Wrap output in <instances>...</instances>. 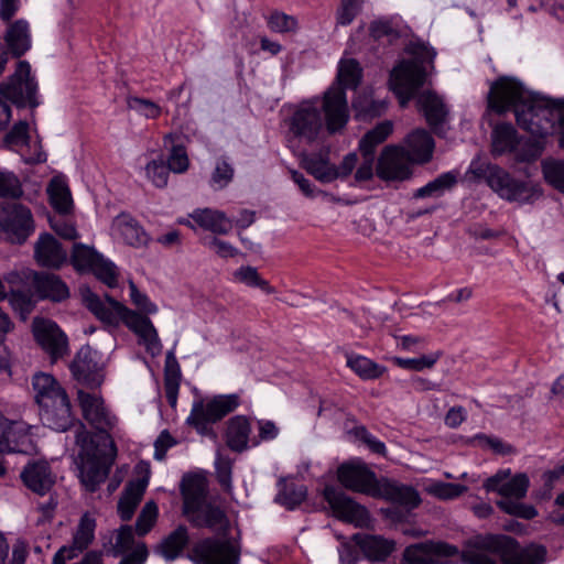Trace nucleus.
I'll return each instance as SVG.
<instances>
[{
  "instance_id": "nucleus-46",
  "label": "nucleus",
  "mask_w": 564,
  "mask_h": 564,
  "mask_svg": "<svg viewBox=\"0 0 564 564\" xmlns=\"http://www.w3.org/2000/svg\"><path fill=\"white\" fill-rule=\"evenodd\" d=\"M176 139H178V135L173 133L164 137V144H172L166 165L174 173H184L189 166V160L185 147L183 144H176Z\"/></svg>"
},
{
  "instance_id": "nucleus-43",
  "label": "nucleus",
  "mask_w": 564,
  "mask_h": 564,
  "mask_svg": "<svg viewBox=\"0 0 564 564\" xmlns=\"http://www.w3.org/2000/svg\"><path fill=\"white\" fill-rule=\"evenodd\" d=\"M47 193L52 207L62 215H67L72 212L73 199L68 186L57 178L50 182Z\"/></svg>"
},
{
  "instance_id": "nucleus-26",
  "label": "nucleus",
  "mask_w": 564,
  "mask_h": 564,
  "mask_svg": "<svg viewBox=\"0 0 564 564\" xmlns=\"http://www.w3.org/2000/svg\"><path fill=\"white\" fill-rule=\"evenodd\" d=\"M183 499V512L197 510L198 506L207 501L208 484L205 476L199 474H186L180 484Z\"/></svg>"
},
{
  "instance_id": "nucleus-14",
  "label": "nucleus",
  "mask_w": 564,
  "mask_h": 564,
  "mask_svg": "<svg viewBox=\"0 0 564 564\" xmlns=\"http://www.w3.org/2000/svg\"><path fill=\"white\" fill-rule=\"evenodd\" d=\"M412 164L413 162L404 147L387 145L378 158L376 174L387 183L403 182L411 178Z\"/></svg>"
},
{
  "instance_id": "nucleus-13",
  "label": "nucleus",
  "mask_w": 564,
  "mask_h": 564,
  "mask_svg": "<svg viewBox=\"0 0 564 564\" xmlns=\"http://www.w3.org/2000/svg\"><path fill=\"white\" fill-rule=\"evenodd\" d=\"M187 557L195 564H238L239 550L228 539L205 538L193 545Z\"/></svg>"
},
{
  "instance_id": "nucleus-6",
  "label": "nucleus",
  "mask_w": 564,
  "mask_h": 564,
  "mask_svg": "<svg viewBox=\"0 0 564 564\" xmlns=\"http://www.w3.org/2000/svg\"><path fill=\"white\" fill-rule=\"evenodd\" d=\"M362 79V69L354 59L339 63L336 82L323 95L326 130L329 134L340 132L349 120L346 89H356Z\"/></svg>"
},
{
  "instance_id": "nucleus-47",
  "label": "nucleus",
  "mask_w": 564,
  "mask_h": 564,
  "mask_svg": "<svg viewBox=\"0 0 564 564\" xmlns=\"http://www.w3.org/2000/svg\"><path fill=\"white\" fill-rule=\"evenodd\" d=\"M347 366L365 380L378 379L384 368L364 356H348Z\"/></svg>"
},
{
  "instance_id": "nucleus-30",
  "label": "nucleus",
  "mask_w": 564,
  "mask_h": 564,
  "mask_svg": "<svg viewBox=\"0 0 564 564\" xmlns=\"http://www.w3.org/2000/svg\"><path fill=\"white\" fill-rule=\"evenodd\" d=\"M416 102L434 133L441 135L447 115L443 100L435 93L425 91L417 96Z\"/></svg>"
},
{
  "instance_id": "nucleus-38",
  "label": "nucleus",
  "mask_w": 564,
  "mask_h": 564,
  "mask_svg": "<svg viewBox=\"0 0 564 564\" xmlns=\"http://www.w3.org/2000/svg\"><path fill=\"white\" fill-rule=\"evenodd\" d=\"M189 543L188 530L184 524H180L169 535H166L158 546V552L166 560L174 561Z\"/></svg>"
},
{
  "instance_id": "nucleus-33",
  "label": "nucleus",
  "mask_w": 564,
  "mask_h": 564,
  "mask_svg": "<svg viewBox=\"0 0 564 564\" xmlns=\"http://www.w3.org/2000/svg\"><path fill=\"white\" fill-rule=\"evenodd\" d=\"M520 144L516 128L509 122L498 123L491 133V154L500 156L513 152Z\"/></svg>"
},
{
  "instance_id": "nucleus-17",
  "label": "nucleus",
  "mask_w": 564,
  "mask_h": 564,
  "mask_svg": "<svg viewBox=\"0 0 564 564\" xmlns=\"http://www.w3.org/2000/svg\"><path fill=\"white\" fill-rule=\"evenodd\" d=\"M74 379L82 386L96 390L105 380L102 366L98 361V352L90 346H83L69 365Z\"/></svg>"
},
{
  "instance_id": "nucleus-51",
  "label": "nucleus",
  "mask_w": 564,
  "mask_h": 564,
  "mask_svg": "<svg viewBox=\"0 0 564 564\" xmlns=\"http://www.w3.org/2000/svg\"><path fill=\"white\" fill-rule=\"evenodd\" d=\"M468 444L479 446L481 448H490L499 455H510L514 453L512 445L503 443L500 438L486 435L484 433L476 434L468 440Z\"/></svg>"
},
{
  "instance_id": "nucleus-24",
  "label": "nucleus",
  "mask_w": 564,
  "mask_h": 564,
  "mask_svg": "<svg viewBox=\"0 0 564 564\" xmlns=\"http://www.w3.org/2000/svg\"><path fill=\"white\" fill-rule=\"evenodd\" d=\"M34 258L39 265L57 270L66 263L67 252L53 235L44 232L35 242Z\"/></svg>"
},
{
  "instance_id": "nucleus-9",
  "label": "nucleus",
  "mask_w": 564,
  "mask_h": 564,
  "mask_svg": "<svg viewBox=\"0 0 564 564\" xmlns=\"http://www.w3.org/2000/svg\"><path fill=\"white\" fill-rule=\"evenodd\" d=\"M239 404L240 398L238 394L215 395L207 403L203 400H196L193 403L192 412L186 423L193 426L199 434L207 435L212 432L210 424L220 421L234 412Z\"/></svg>"
},
{
  "instance_id": "nucleus-21",
  "label": "nucleus",
  "mask_w": 564,
  "mask_h": 564,
  "mask_svg": "<svg viewBox=\"0 0 564 564\" xmlns=\"http://www.w3.org/2000/svg\"><path fill=\"white\" fill-rule=\"evenodd\" d=\"M458 554L456 546L444 542H420L405 547L403 561L406 564H436L441 557Z\"/></svg>"
},
{
  "instance_id": "nucleus-28",
  "label": "nucleus",
  "mask_w": 564,
  "mask_h": 564,
  "mask_svg": "<svg viewBox=\"0 0 564 564\" xmlns=\"http://www.w3.org/2000/svg\"><path fill=\"white\" fill-rule=\"evenodd\" d=\"M150 470L142 478L130 480L118 501V513L122 521L132 519L134 511L140 503L149 482Z\"/></svg>"
},
{
  "instance_id": "nucleus-34",
  "label": "nucleus",
  "mask_w": 564,
  "mask_h": 564,
  "mask_svg": "<svg viewBox=\"0 0 564 564\" xmlns=\"http://www.w3.org/2000/svg\"><path fill=\"white\" fill-rule=\"evenodd\" d=\"M251 426L249 420L243 415H236L228 421L226 430V444L237 453L248 448Z\"/></svg>"
},
{
  "instance_id": "nucleus-55",
  "label": "nucleus",
  "mask_w": 564,
  "mask_h": 564,
  "mask_svg": "<svg viewBox=\"0 0 564 564\" xmlns=\"http://www.w3.org/2000/svg\"><path fill=\"white\" fill-rule=\"evenodd\" d=\"M159 514V508L154 501H148L139 513L135 521V532L143 536L153 528Z\"/></svg>"
},
{
  "instance_id": "nucleus-5",
  "label": "nucleus",
  "mask_w": 564,
  "mask_h": 564,
  "mask_svg": "<svg viewBox=\"0 0 564 564\" xmlns=\"http://www.w3.org/2000/svg\"><path fill=\"white\" fill-rule=\"evenodd\" d=\"M34 399L44 426L57 432L76 427L69 398L58 381L48 373L39 372L32 378Z\"/></svg>"
},
{
  "instance_id": "nucleus-35",
  "label": "nucleus",
  "mask_w": 564,
  "mask_h": 564,
  "mask_svg": "<svg viewBox=\"0 0 564 564\" xmlns=\"http://www.w3.org/2000/svg\"><path fill=\"white\" fill-rule=\"evenodd\" d=\"M182 373L180 364L173 350L166 352L164 364V391L167 403L175 408L181 384Z\"/></svg>"
},
{
  "instance_id": "nucleus-19",
  "label": "nucleus",
  "mask_w": 564,
  "mask_h": 564,
  "mask_svg": "<svg viewBox=\"0 0 564 564\" xmlns=\"http://www.w3.org/2000/svg\"><path fill=\"white\" fill-rule=\"evenodd\" d=\"M323 497L338 519L357 524H362L368 519V511L364 506L332 485L325 486Z\"/></svg>"
},
{
  "instance_id": "nucleus-64",
  "label": "nucleus",
  "mask_w": 564,
  "mask_h": 564,
  "mask_svg": "<svg viewBox=\"0 0 564 564\" xmlns=\"http://www.w3.org/2000/svg\"><path fill=\"white\" fill-rule=\"evenodd\" d=\"M364 0H341L337 11V24L347 25L352 22L361 9Z\"/></svg>"
},
{
  "instance_id": "nucleus-62",
  "label": "nucleus",
  "mask_w": 564,
  "mask_h": 564,
  "mask_svg": "<svg viewBox=\"0 0 564 564\" xmlns=\"http://www.w3.org/2000/svg\"><path fill=\"white\" fill-rule=\"evenodd\" d=\"M545 180L564 193V161L546 163L543 166Z\"/></svg>"
},
{
  "instance_id": "nucleus-56",
  "label": "nucleus",
  "mask_w": 564,
  "mask_h": 564,
  "mask_svg": "<svg viewBox=\"0 0 564 564\" xmlns=\"http://www.w3.org/2000/svg\"><path fill=\"white\" fill-rule=\"evenodd\" d=\"M440 355V352H436L432 355H423L419 358L394 357L393 364L405 370L422 371L423 369L432 368L438 360Z\"/></svg>"
},
{
  "instance_id": "nucleus-61",
  "label": "nucleus",
  "mask_w": 564,
  "mask_h": 564,
  "mask_svg": "<svg viewBox=\"0 0 564 564\" xmlns=\"http://www.w3.org/2000/svg\"><path fill=\"white\" fill-rule=\"evenodd\" d=\"M145 172L156 187L163 188L167 185L171 169L162 160L149 162Z\"/></svg>"
},
{
  "instance_id": "nucleus-40",
  "label": "nucleus",
  "mask_w": 564,
  "mask_h": 564,
  "mask_svg": "<svg viewBox=\"0 0 564 564\" xmlns=\"http://www.w3.org/2000/svg\"><path fill=\"white\" fill-rule=\"evenodd\" d=\"M360 550L371 561H384L394 550V542L379 535H366L359 542Z\"/></svg>"
},
{
  "instance_id": "nucleus-41",
  "label": "nucleus",
  "mask_w": 564,
  "mask_h": 564,
  "mask_svg": "<svg viewBox=\"0 0 564 564\" xmlns=\"http://www.w3.org/2000/svg\"><path fill=\"white\" fill-rule=\"evenodd\" d=\"M393 131V123L390 120L379 122L369 130L359 141L360 153L376 155V149L383 143Z\"/></svg>"
},
{
  "instance_id": "nucleus-63",
  "label": "nucleus",
  "mask_w": 564,
  "mask_h": 564,
  "mask_svg": "<svg viewBox=\"0 0 564 564\" xmlns=\"http://www.w3.org/2000/svg\"><path fill=\"white\" fill-rule=\"evenodd\" d=\"M543 149V139L536 138L534 140H528L517 153V160L520 162L535 161L541 156Z\"/></svg>"
},
{
  "instance_id": "nucleus-27",
  "label": "nucleus",
  "mask_w": 564,
  "mask_h": 564,
  "mask_svg": "<svg viewBox=\"0 0 564 564\" xmlns=\"http://www.w3.org/2000/svg\"><path fill=\"white\" fill-rule=\"evenodd\" d=\"M6 429V443L3 453H21L31 455L35 453L36 445L30 432L31 427L23 421H10Z\"/></svg>"
},
{
  "instance_id": "nucleus-39",
  "label": "nucleus",
  "mask_w": 564,
  "mask_h": 564,
  "mask_svg": "<svg viewBox=\"0 0 564 564\" xmlns=\"http://www.w3.org/2000/svg\"><path fill=\"white\" fill-rule=\"evenodd\" d=\"M458 173L451 171L440 174L426 185L413 193V198L441 197L446 191H451L457 184Z\"/></svg>"
},
{
  "instance_id": "nucleus-11",
  "label": "nucleus",
  "mask_w": 564,
  "mask_h": 564,
  "mask_svg": "<svg viewBox=\"0 0 564 564\" xmlns=\"http://www.w3.org/2000/svg\"><path fill=\"white\" fill-rule=\"evenodd\" d=\"M378 495L373 498H382L390 501L393 507L387 509V516L394 521H404L411 510L419 507L421 498L412 487L399 484L388 478H381L377 488Z\"/></svg>"
},
{
  "instance_id": "nucleus-29",
  "label": "nucleus",
  "mask_w": 564,
  "mask_h": 564,
  "mask_svg": "<svg viewBox=\"0 0 564 564\" xmlns=\"http://www.w3.org/2000/svg\"><path fill=\"white\" fill-rule=\"evenodd\" d=\"M123 241L134 248L145 247L150 237L140 223L128 213L119 214L112 223Z\"/></svg>"
},
{
  "instance_id": "nucleus-44",
  "label": "nucleus",
  "mask_w": 564,
  "mask_h": 564,
  "mask_svg": "<svg viewBox=\"0 0 564 564\" xmlns=\"http://www.w3.org/2000/svg\"><path fill=\"white\" fill-rule=\"evenodd\" d=\"M31 47L30 37L0 39V76L6 70L10 57L19 58Z\"/></svg>"
},
{
  "instance_id": "nucleus-54",
  "label": "nucleus",
  "mask_w": 564,
  "mask_h": 564,
  "mask_svg": "<svg viewBox=\"0 0 564 564\" xmlns=\"http://www.w3.org/2000/svg\"><path fill=\"white\" fill-rule=\"evenodd\" d=\"M134 334L139 336L140 343L145 345L147 351L152 356L161 352L162 344L150 318L147 319V325L143 324Z\"/></svg>"
},
{
  "instance_id": "nucleus-42",
  "label": "nucleus",
  "mask_w": 564,
  "mask_h": 564,
  "mask_svg": "<svg viewBox=\"0 0 564 564\" xmlns=\"http://www.w3.org/2000/svg\"><path fill=\"white\" fill-rule=\"evenodd\" d=\"M369 35H414L400 17L379 18L369 26Z\"/></svg>"
},
{
  "instance_id": "nucleus-4",
  "label": "nucleus",
  "mask_w": 564,
  "mask_h": 564,
  "mask_svg": "<svg viewBox=\"0 0 564 564\" xmlns=\"http://www.w3.org/2000/svg\"><path fill=\"white\" fill-rule=\"evenodd\" d=\"M405 53L409 57L400 59L389 76V87L401 107H405L425 85L436 56L435 50L422 41L410 42Z\"/></svg>"
},
{
  "instance_id": "nucleus-10",
  "label": "nucleus",
  "mask_w": 564,
  "mask_h": 564,
  "mask_svg": "<svg viewBox=\"0 0 564 564\" xmlns=\"http://www.w3.org/2000/svg\"><path fill=\"white\" fill-rule=\"evenodd\" d=\"M0 94L18 108L35 109L40 105L37 82L31 75V66L26 61H19L15 72L7 82L0 83Z\"/></svg>"
},
{
  "instance_id": "nucleus-52",
  "label": "nucleus",
  "mask_w": 564,
  "mask_h": 564,
  "mask_svg": "<svg viewBox=\"0 0 564 564\" xmlns=\"http://www.w3.org/2000/svg\"><path fill=\"white\" fill-rule=\"evenodd\" d=\"M497 506L503 512L525 520H531L538 516V511L532 505L520 502L517 499H501L497 501Z\"/></svg>"
},
{
  "instance_id": "nucleus-8",
  "label": "nucleus",
  "mask_w": 564,
  "mask_h": 564,
  "mask_svg": "<svg viewBox=\"0 0 564 564\" xmlns=\"http://www.w3.org/2000/svg\"><path fill=\"white\" fill-rule=\"evenodd\" d=\"M288 127V141H299L305 144L314 143L324 127L326 128V116L323 108V100L313 98L302 101L285 120Z\"/></svg>"
},
{
  "instance_id": "nucleus-15",
  "label": "nucleus",
  "mask_w": 564,
  "mask_h": 564,
  "mask_svg": "<svg viewBox=\"0 0 564 564\" xmlns=\"http://www.w3.org/2000/svg\"><path fill=\"white\" fill-rule=\"evenodd\" d=\"M337 480L347 490L375 497L378 495L380 479L367 464L361 460H349L337 468Z\"/></svg>"
},
{
  "instance_id": "nucleus-36",
  "label": "nucleus",
  "mask_w": 564,
  "mask_h": 564,
  "mask_svg": "<svg viewBox=\"0 0 564 564\" xmlns=\"http://www.w3.org/2000/svg\"><path fill=\"white\" fill-rule=\"evenodd\" d=\"M191 217L198 226L217 235H226L232 228L231 221L226 217L225 213L219 210L210 208L196 209L191 214Z\"/></svg>"
},
{
  "instance_id": "nucleus-32",
  "label": "nucleus",
  "mask_w": 564,
  "mask_h": 564,
  "mask_svg": "<svg viewBox=\"0 0 564 564\" xmlns=\"http://www.w3.org/2000/svg\"><path fill=\"white\" fill-rule=\"evenodd\" d=\"M434 140L426 130H415L406 138L409 156L413 163L424 164L431 161L434 151Z\"/></svg>"
},
{
  "instance_id": "nucleus-23",
  "label": "nucleus",
  "mask_w": 564,
  "mask_h": 564,
  "mask_svg": "<svg viewBox=\"0 0 564 564\" xmlns=\"http://www.w3.org/2000/svg\"><path fill=\"white\" fill-rule=\"evenodd\" d=\"M31 286L40 300L61 303L70 296L67 284L54 273L34 271L31 276Z\"/></svg>"
},
{
  "instance_id": "nucleus-20",
  "label": "nucleus",
  "mask_w": 564,
  "mask_h": 564,
  "mask_svg": "<svg viewBox=\"0 0 564 564\" xmlns=\"http://www.w3.org/2000/svg\"><path fill=\"white\" fill-rule=\"evenodd\" d=\"M189 523L197 529L207 528L227 538L229 534V519L225 510L212 502H203L197 510L183 512Z\"/></svg>"
},
{
  "instance_id": "nucleus-50",
  "label": "nucleus",
  "mask_w": 564,
  "mask_h": 564,
  "mask_svg": "<svg viewBox=\"0 0 564 564\" xmlns=\"http://www.w3.org/2000/svg\"><path fill=\"white\" fill-rule=\"evenodd\" d=\"M235 278L250 288H259L267 294L275 292V289L262 279L253 267H241L235 272Z\"/></svg>"
},
{
  "instance_id": "nucleus-31",
  "label": "nucleus",
  "mask_w": 564,
  "mask_h": 564,
  "mask_svg": "<svg viewBox=\"0 0 564 564\" xmlns=\"http://www.w3.org/2000/svg\"><path fill=\"white\" fill-rule=\"evenodd\" d=\"M300 166L322 183H330L337 178L335 165L330 164L328 155L318 153H303Z\"/></svg>"
},
{
  "instance_id": "nucleus-1",
  "label": "nucleus",
  "mask_w": 564,
  "mask_h": 564,
  "mask_svg": "<svg viewBox=\"0 0 564 564\" xmlns=\"http://www.w3.org/2000/svg\"><path fill=\"white\" fill-rule=\"evenodd\" d=\"M77 399L83 416L98 432L89 433L84 423L76 422L75 442L79 446L78 469L79 478L86 490L95 492L104 482L117 457L116 444L109 434L117 417L105 406L104 399L79 389Z\"/></svg>"
},
{
  "instance_id": "nucleus-60",
  "label": "nucleus",
  "mask_w": 564,
  "mask_h": 564,
  "mask_svg": "<svg viewBox=\"0 0 564 564\" xmlns=\"http://www.w3.org/2000/svg\"><path fill=\"white\" fill-rule=\"evenodd\" d=\"M108 288H115L118 284V274L116 267L112 262L107 261L102 256L96 262V265L90 270Z\"/></svg>"
},
{
  "instance_id": "nucleus-16",
  "label": "nucleus",
  "mask_w": 564,
  "mask_h": 564,
  "mask_svg": "<svg viewBox=\"0 0 564 564\" xmlns=\"http://www.w3.org/2000/svg\"><path fill=\"white\" fill-rule=\"evenodd\" d=\"M32 333L36 344L50 356L52 361L63 358L68 352V339L56 322L35 317Z\"/></svg>"
},
{
  "instance_id": "nucleus-57",
  "label": "nucleus",
  "mask_w": 564,
  "mask_h": 564,
  "mask_svg": "<svg viewBox=\"0 0 564 564\" xmlns=\"http://www.w3.org/2000/svg\"><path fill=\"white\" fill-rule=\"evenodd\" d=\"M133 544L134 535L132 527L123 524L116 531V542L109 552L112 556L117 557L131 551Z\"/></svg>"
},
{
  "instance_id": "nucleus-7",
  "label": "nucleus",
  "mask_w": 564,
  "mask_h": 564,
  "mask_svg": "<svg viewBox=\"0 0 564 564\" xmlns=\"http://www.w3.org/2000/svg\"><path fill=\"white\" fill-rule=\"evenodd\" d=\"M470 170L475 177L484 180L494 192L509 202L528 203L540 195L533 184L516 180L497 164L473 163Z\"/></svg>"
},
{
  "instance_id": "nucleus-3",
  "label": "nucleus",
  "mask_w": 564,
  "mask_h": 564,
  "mask_svg": "<svg viewBox=\"0 0 564 564\" xmlns=\"http://www.w3.org/2000/svg\"><path fill=\"white\" fill-rule=\"evenodd\" d=\"M547 550L530 543L522 546L505 534H479L469 539L460 553L464 564H544Z\"/></svg>"
},
{
  "instance_id": "nucleus-12",
  "label": "nucleus",
  "mask_w": 564,
  "mask_h": 564,
  "mask_svg": "<svg viewBox=\"0 0 564 564\" xmlns=\"http://www.w3.org/2000/svg\"><path fill=\"white\" fill-rule=\"evenodd\" d=\"M34 231L31 210L19 203L0 204V232L12 243L22 245Z\"/></svg>"
},
{
  "instance_id": "nucleus-48",
  "label": "nucleus",
  "mask_w": 564,
  "mask_h": 564,
  "mask_svg": "<svg viewBox=\"0 0 564 564\" xmlns=\"http://www.w3.org/2000/svg\"><path fill=\"white\" fill-rule=\"evenodd\" d=\"M101 257L94 248L83 243H75L70 254V263L77 271L91 270Z\"/></svg>"
},
{
  "instance_id": "nucleus-2",
  "label": "nucleus",
  "mask_w": 564,
  "mask_h": 564,
  "mask_svg": "<svg viewBox=\"0 0 564 564\" xmlns=\"http://www.w3.org/2000/svg\"><path fill=\"white\" fill-rule=\"evenodd\" d=\"M487 104L498 115L513 111L518 126L535 138L544 139L558 129L564 148V100L539 97L518 79L500 76L490 85Z\"/></svg>"
},
{
  "instance_id": "nucleus-59",
  "label": "nucleus",
  "mask_w": 564,
  "mask_h": 564,
  "mask_svg": "<svg viewBox=\"0 0 564 564\" xmlns=\"http://www.w3.org/2000/svg\"><path fill=\"white\" fill-rule=\"evenodd\" d=\"M23 194L22 185L13 172L0 171V197L19 198Z\"/></svg>"
},
{
  "instance_id": "nucleus-45",
  "label": "nucleus",
  "mask_w": 564,
  "mask_h": 564,
  "mask_svg": "<svg viewBox=\"0 0 564 564\" xmlns=\"http://www.w3.org/2000/svg\"><path fill=\"white\" fill-rule=\"evenodd\" d=\"M281 486L275 501L286 509L293 510L299 507L306 498V487L294 482L280 481Z\"/></svg>"
},
{
  "instance_id": "nucleus-49",
  "label": "nucleus",
  "mask_w": 564,
  "mask_h": 564,
  "mask_svg": "<svg viewBox=\"0 0 564 564\" xmlns=\"http://www.w3.org/2000/svg\"><path fill=\"white\" fill-rule=\"evenodd\" d=\"M96 525V519L88 512L84 513L73 535V542L87 550L95 539Z\"/></svg>"
},
{
  "instance_id": "nucleus-22",
  "label": "nucleus",
  "mask_w": 564,
  "mask_h": 564,
  "mask_svg": "<svg viewBox=\"0 0 564 564\" xmlns=\"http://www.w3.org/2000/svg\"><path fill=\"white\" fill-rule=\"evenodd\" d=\"M23 485L39 496L48 494L55 485V475L46 460L28 463L20 474Z\"/></svg>"
},
{
  "instance_id": "nucleus-58",
  "label": "nucleus",
  "mask_w": 564,
  "mask_h": 564,
  "mask_svg": "<svg viewBox=\"0 0 564 564\" xmlns=\"http://www.w3.org/2000/svg\"><path fill=\"white\" fill-rule=\"evenodd\" d=\"M268 26L274 33L295 32L297 20L293 15L280 11H273L267 19Z\"/></svg>"
},
{
  "instance_id": "nucleus-53",
  "label": "nucleus",
  "mask_w": 564,
  "mask_h": 564,
  "mask_svg": "<svg viewBox=\"0 0 564 564\" xmlns=\"http://www.w3.org/2000/svg\"><path fill=\"white\" fill-rule=\"evenodd\" d=\"M134 334L139 336L140 343L145 345L147 351L152 356L161 352L162 344L150 318L147 319V325L143 324Z\"/></svg>"
},
{
  "instance_id": "nucleus-18",
  "label": "nucleus",
  "mask_w": 564,
  "mask_h": 564,
  "mask_svg": "<svg viewBox=\"0 0 564 564\" xmlns=\"http://www.w3.org/2000/svg\"><path fill=\"white\" fill-rule=\"evenodd\" d=\"M530 486V480L527 474L519 473L513 477L511 470L499 469L495 475L487 478L484 482V488L487 492H497L503 499L514 498L521 500L527 496Z\"/></svg>"
},
{
  "instance_id": "nucleus-37",
  "label": "nucleus",
  "mask_w": 564,
  "mask_h": 564,
  "mask_svg": "<svg viewBox=\"0 0 564 564\" xmlns=\"http://www.w3.org/2000/svg\"><path fill=\"white\" fill-rule=\"evenodd\" d=\"M351 107L357 120L368 121L381 117L388 109V102L364 93L354 98Z\"/></svg>"
},
{
  "instance_id": "nucleus-25",
  "label": "nucleus",
  "mask_w": 564,
  "mask_h": 564,
  "mask_svg": "<svg viewBox=\"0 0 564 564\" xmlns=\"http://www.w3.org/2000/svg\"><path fill=\"white\" fill-rule=\"evenodd\" d=\"M86 307L102 323L109 326H118L120 323L121 307H127L109 294L105 295V303L99 295L87 290L83 294Z\"/></svg>"
}]
</instances>
